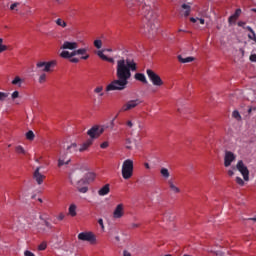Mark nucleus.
<instances>
[{
    "label": "nucleus",
    "mask_w": 256,
    "mask_h": 256,
    "mask_svg": "<svg viewBox=\"0 0 256 256\" xmlns=\"http://www.w3.org/2000/svg\"><path fill=\"white\" fill-rule=\"evenodd\" d=\"M131 71H137V63L133 58H121L117 60L116 77L117 79L107 85L106 91H123L127 89L131 79Z\"/></svg>",
    "instance_id": "1"
},
{
    "label": "nucleus",
    "mask_w": 256,
    "mask_h": 256,
    "mask_svg": "<svg viewBox=\"0 0 256 256\" xmlns=\"http://www.w3.org/2000/svg\"><path fill=\"white\" fill-rule=\"evenodd\" d=\"M136 1L142 5V15H144V19L147 22L148 33H150V35H155L157 29H159V25H157V13L151 8V0Z\"/></svg>",
    "instance_id": "2"
},
{
    "label": "nucleus",
    "mask_w": 256,
    "mask_h": 256,
    "mask_svg": "<svg viewBox=\"0 0 256 256\" xmlns=\"http://www.w3.org/2000/svg\"><path fill=\"white\" fill-rule=\"evenodd\" d=\"M105 132L104 126H93L91 129L88 130L87 135L91 139L86 140L82 146L79 148L80 153H83V151H87L91 145H93V139H97L102 133Z\"/></svg>",
    "instance_id": "3"
},
{
    "label": "nucleus",
    "mask_w": 256,
    "mask_h": 256,
    "mask_svg": "<svg viewBox=\"0 0 256 256\" xmlns=\"http://www.w3.org/2000/svg\"><path fill=\"white\" fill-rule=\"evenodd\" d=\"M93 181H95V173L88 172L85 177L78 181L76 184L79 193H87V191H89V188L86 185L89 183H93Z\"/></svg>",
    "instance_id": "4"
},
{
    "label": "nucleus",
    "mask_w": 256,
    "mask_h": 256,
    "mask_svg": "<svg viewBox=\"0 0 256 256\" xmlns=\"http://www.w3.org/2000/svg\"><path fill=\"white\" fill-rule=\"evenodd\" d=\"M133 160L126 159L122 164V177L125 180L131 179L133 177Z\"/></svg>",
    "instance_id": "5"
},
{
    "label": "nucleus",
    "mask_w": 256,
    "mask_h": 256,
    "mask_svg": "<svg viewBox=\"0 0 256 256\" xmlns=\"http://www.w3.org/2000/svg\"><path fill=\"white\" fill-rule=\"evenodd\" d=\"M146 73L152 85H154L155 87H161L163 85V80L161 79V76L155 73V71L147 69Z\"/></svg>",
    "instance_id": "6"
},
{
    "label": "nucleus",
    "mask_w": 256,
    "mask_h": 256,
    "mask_svg": "<svg viewBox=\"0 0 256 256\" xmlns=\"http://www.w3.org/2000/svg\"><path fill=\"white\" fill-rule=\"evenodd\" d=\"M76 55H87V48H80L72 52L62 51L60 53V57H62V59H71V57H75Z\"/></svg>",
    "instance_id": "7"
},
{
    "label": "nucleus",
    "mask_w": 256,
    "mask_h": 256,
    "mask_svg": "<svg viewBox=\"0 0 256 256\" xmlns=\"http://www.w3.org/2000/svg\"><path fill=\"white\" fill-rule=\"evenodd\" d=\"M79 241H87L91 245L97 243V236L93 232H82L78 234Z\"/></svg>",
    "instance_id": "8"
},
{
    "label": "nucleus",
    "mask_w": 256,
    "mask_h": 256,
    "mask_svg": "<svg viewBox=\"0 0 256 256\" xmlns=\"http://www.w3.org/2000/svg\"><path fill=\"white\" fill-rule=\"evenodd\" d=\"M57 65V61L52 60L49 62H38L36 64L37 69H39V71H43L44 73H50L51 68L55 67Z\"/></svg>",
    "instance_id": "9"
},
{
    "label": "nucleus",
    "mask_w": 256,
    "mask_h": 256,
    "mask_svg": "<svg viewBox=\"0 0 256 256\" xmlns=\"http://www.w3.org/2000/svg\"><path fill=\"white\" fill-rule=\"evenodd\" d=\"M236 169L237 171H239V173H241L244 181L249 180V169L247 168V166H245V163H243V160H240L237 162Z\"/></svg>",
    "instance_id": "10"
},
{
    "label": "nucleus",
    "mask_w": 256,
    "mask_h": 256,
    "mask_svg": "<svg viewBox=\"0 0 256 256\" xmlns=\"http://www.w3.org/2000/svg\"><path fill=\"white\" fill-rule=\"evenodd\" d=\"M138 105H141V100L139 99L130 100L121 107L120 111L121 112L131 111V109H135V107H138Z\"/></svg>",
    "instance_id": "11"
},
{
    "label": "nucleus",
    "mask_w": 256,
    "mask_h": 256,
    "mask_svg": "<svg viewBox=\"0 0 256 256\" xmlns=\"http://www.w3.org/2000/svg\"><path fill=\"white\" fill-rule=\"evenodd\" d=\"M125 216V204H118L113 211V219H121Z\"/></svg>",
    "instance_id": "12"
},
{
    "label": "nucleus",
    "mask_w": 256,
    "mask_h": 256,
    "mask_svg": "<svg viewBox=\"0 0 256 256\" xmlns=\"http://www.w3.org/2000/svg\"><path fill=\"white\" fill-rule=\"evenodd\" d=\"M71 163V158L68 156L66 152H60V156L58 158V167L61 168L63 165H69Z\"/></svg>",
    "instance_id": "13"
},
{
    "label": "nucleus",
    "mask_w": 256,
    "mask_h": 256,
    "mask_svg": "<svg viewBox=\"0 0 256 256\" xmlns=\"http://www.w3.org/2000/svg\"><path fill=\"white\" fill-rule=\"evenodd\" d=\"M41 167H37L33 173V179L36 181L38 185H43V181H45V175L41 174Z\"/></svg>",
    "instance_id": "14"
},
{
    "label": "nucleus",
    "mask_w": 256,
    "mask_h": 256,
    "mask_svg": "<svg viewBox=\"0 0 256 256\" xmlns=\"http://www.w3.org/2000/svg\"><path fill=\"white\" fill-rule=\"evenodd\" d=\"M235 154L231 151H226L224 156V167H231V163L235 160Z\"/></svg>",
    "instance_id": "15"
},
{
    "label": "nucleus",
    "mask_w": 256,
    "mask_h": 256,
    "mask_svg": "<svg viewBox=\"0 0 256 256\" xmlns=\"http://www.w3.org/2000/svg\"><path fill=\"white\" fill-rule=\"evenodd\" d=\"M78 47L79 44L77 42L64 41L60 49H63L64 51H66L67 49L69 51H76Z\"/></svg>",
    "instance_id": "16"
},
{
    "label": "nucleus",
    "mask_w": 256,
    "mask_h": 256,
    "mask_svg": "<svg viewBox=\"0 0 256 256\" xmlns=\"http://www.w3.org/2000/svg\"><path fill=\"white\" fill-rule=\"evenodd\" d=\"M111 191V188L109 186V184L104 185L99 191H98V195H100V197H105V195H109V192Z\"/></svg>",
    "instance_id": "17"
},
{
    "label": "nucleus",
    "mask_w": 256,
    "mask_h": 256,
    "mask_svg": "<svg viewBox=\"0 0 256 256\" xmlns=\"http://www.w3.org/2000/svg\"><path fill=\"white\" fill-rule=\"evenodd\" d=\"M79 149L77 148V143H72L70 146H67L66 153L69 155L73 153H77Z\"/></svg>",
    "instance_id": "18"
},
{
    "label": "nucleus",
    "mask_w": 256,
    "mask_h": 256,
    "mask_svg": "<svg viewBox=\"0 0 256 256\" xmlns=\"http://www.w3.org/2000/svg\"><path fill=\"white\" fill-rule=\"evenodd\" d=\"M168 185H169L170 191H172V193H181V189H179V187H177L173 183V180H168Z\"/></svg>",
    "instance_id": "19"
},
{
    "label": "nucleus",
    "mask_w": 256,
    "mask_h": 256,
    "mask_svg": "<svg viewBox=\"0 0 256 256\" xmlns=\"http://www.w3.org/2000/svg\"><path fill=\"white\" fill-rule=\"evenodd\" d=\"M134 78L136 79V81H141V83H144L145 85H147V78L145 77V74L143 73H136Z\"/></svg>",
    "instance_id": "20"
},
{
    "label": "nucleus",
    "mask_w": 256,
    "mask_h": 256,
    "mask_svg": "<svg viewBox=\"0 0 256 256\" xmlns=\"http://www.w3.org/2000/svg\"><path fill=\"white\" fill-rule=\"evenodd\" d=\"M241 15V8L236 9L235 13L228 18V23L231 25L233 23V19H239Z\"/></svg>",
    "instance_id": "21"
},
{
    "label": "nucleus",
    "mask_w": 256,
    "mask_h": 256,
    "mask_svg": "<svg viewBox=\"0 0 256 256\" xmlns=\"http://www.w3.org/2000/svg\"><path fill=\"white\" fill-rule=\"evenodd\" d=\"M97 55L103 61H108V63H115V59L107 57L106 55L103 54V51H98Z\"/></svg>",
    "instance_id": "22"
},
{
    "label": "nucleus",
    "mask_w": 256,
    "mask_h": 256,
    "mask_svg": "<svg viewBox=\"0 0 256 256\" xmlns=\"http://www.w3.org/2000/svg\"><path fill=\"white\" fill-rule=\"evenodd\" d=\"M68 213L71 217L77 216V205L71 204L68 209Z\"/></svg>",
    "instance_id": "23"
},
{
    "label": "nucleus",
    "mask_w": 256,
    "mask_h": 256,
    "mask_svg": "<svg viewBox=\"0 0 256 256\" xmlns=\"http://www.w3.org/2000/svg\"><path fill=\"white\" fill-rule=\"evenodd\" d=\"M178 61L180 63H191V62L195 61V58L191 57V56L183 58V56L179 55L178 56Z\"/></svg>",
    "instance_id": "24"
},
{
    "label": "nucleus",
    "mask_w": 256,
    "mask_h": 256,
    "mask_svg": "<svg viewBox=\"0 0 256 256\" xmlns=\"http://www.w3.org/2000/svg\"><path fill=\"white\" fill-rule=\"evenodd\" d=\"M160 175L163 177V179H169V177H171V173H169V169L167 168H161Z\"/></svg>",
    "instance_id": "25"
},
{
    "label": "nucleus",
    "mask_w": 256,
    "mask_h": 256,
    "mask_svg": "<svg viewBox=\"0 0 256 256\" xmlns=\"http://www.w3.org/2000/svg\"><path fill=\"white\" fill-rule=\"evenodd\" d=\"M182 9H184L185 11L182 13V15H184V17H189V15H191V6L187 5V4H182Z\"/></svg>",
    "instance_id": "26"
},
{
    "label": "nucleus",
    "mask_w": 256,
    "mask_h": 256,
    "mask_svg": "<svg viewBox=\"0 0 256 256\" xmlns=\"http://www.w3.org/2000/svg\"><path fill=\"white\" fill-rule=\"evenodd\" d=\"M12 85H17L18 87H21V85H23V79H21V77H19V76H16L12 80Z\"/></svg>",
    "instance_id": "27"
},
{
    "label": "nucleus",
    "mask_w": 256,
    "mask_h": 256,
    "mask_svg": "<svg viewBox=\"0 0 256 256\" xmlns=\"http://www.w3.org/2000/svg\"><path fill=\"white\" fill-rule=\"evenodd\" d=\"M247 31H250L251 34H248V38H250L252 41H255L256 39V34L255 31L253 30V28H251V26H246Z\"/></svg>",
    "instance_id": "28"
},
{
    "label": "nucleus",
    "mask_w": 256,
    "mask_h": 256,
    "mask_svg": "<svg viewBox=\"0 0 256 256\" xmlns=\"http://www.w3.org/2000/svg\"><path fill=\"white\" fill-rule=\"evenodd\" d=\"M15 151L18 155H26L27 151H25V148L23 146L18 145L15 147Z\"/></svg>",
    "instance_id": "29"
},
{
    "label": "nucleus",
    "mask_w": 256,
    "mask_h": 256,
    "mask_svg": "<svg viewBox=\"0 0 256 256\" xmlns=\"http://www.w3.org/2000/svg\"><path fill=\"white\" fill-rule=\"evenodd\" d=\"M135 140L126 139V149H133L135 147Z\"/></svg>",
    "instance_id": "30"
},
{
    "label": "nucleus",
    "mask_w": 256,
    "mask_h": 256,
    "mask_svg": "<svg viewBox=\"0 0 256 256\" xmlns=\"http://www.w3.org/2000/svg\"><path fill=\"white\" fill-rule=\"evenodd\" d=\"M94 93H96L97 95H99V97H103V95H105V93H103V86H97L94 89Z\"/></svg>",
    "instance_id": "31"
},
{
    "label": "nucleus",
    "mask_w": 256,
    "mask_h": 256,
    "mask_svg": "<svg viewBox=\"0 0 256 256\" xmlns=\"http://www.w3.org/2000/svg\"><path fill=\"white\" fill-rule=\"evenodd\" d=\"M56 25H58V27H63V29H65V27H67V22H65V20L58 18L56 20Z\"/></svg>",
    "instance_id": "32"
},
{
    "label": "nucleus",
    "mask_w": 256,
    "mask_h": 256,
    "mask_svg": "<svg viewBox=\"0 0 256 256\" xmlns=\"http://www.w3.org/2000/svg\"><path fill=\"white\" fill-rule=\"evenodd\" d=\"M26 139H28V141H33L35 139V133H33V131L29 130L26 133Z\"/></svg>",
    "instance_id": "33"
},
{
    "label": "nucleus",
    "mask_w": 256,
    "mask_h": 256,
    "mask_svg": "<svg viewBox=\"0 0 256 256\" xmlns=\"http://www.w3.org/2000/svg\"><path fill=\"white\" fill-rule=\"evenodd\" d=\"M40 219L41 221H44V225L45 227H47V229H53V225L49 221H47L45 218H43V216H40Z\"/></svg>",
    "instance_id": "34"
},
{
    "label": "nucleus",
    "mask_w": 256,
    "mask_h": 256,
    "mask_svg": "<svg viewBox=\"0 0 256 256\" xmlns=\"http://www.w3.org/2000/svg\"><path fill=\"white\" fill-rule=\"evenodd\" d=\"M232 117H233L234 119H236L237 121H241V114H240L239 111H237V110H234V111H233Z\"/></svg>",
    "instance_id": "35"
},
{
    "label": "nucleus",
    "mask_w": 256,
    "mask_h": 256,
    "mask_svg": "<svg viewBox=\"0 0 256 256\" xmlns=\"http://www.w3.org/2000/svg\"><path fill=\"white\" fill-rule=\"evenodd\" d=\"M45 81H47V74L43 73L39 76L38 82L43 84Z\"/></svg>",
    "instance_id": "36"
},
{
    "label": "nucleus",
    "mask_w": 256,
    "mask_h": 256,
    "mask_svg": "<svg viewBox=\"0 0 256 256\" xmlns=\"http://www.w3.org/2000/svg\"><path fill=\"white\" fill-rule=\"evenodd\" d=\"M94 46L96 47V49H101V47H103V42L101 40H95Z\"/></svg>",
    "instance_id": "37"
},
{
    "label": "nucleus",
    "mask_w": 256,
    "mask_h": 256,
    "mask_svg": "<svg viewBox=\"0 0 256 256\" xmlns=\"http://www.w3.org/2000/svg\"><path fill=\"white\" fill-rule=\"evenodd\" d=\"M9 97V94L5 92H0V101H5Z\"/></svg>",
    "instance_id": "38"
},
{
    "label": "nucleus",
    "mask_w": 256,
    "mask_h": 256,
    "mask_svg": "<svg viewBox=\"0 0 256 256\" xmlns=\"http://www.w3.org/2000/svg\"><path fill=\"white\" fill-rule=\"evenodd\" d=\"M39 251H45L47 249V243L42 242L39 246H38Z\"/></svg>",
    "instance_id": "39"
},
{
    "label": "nucleus",
    "mask_w": 256,
    "mask_h": 256,
    "mask_svg": "<svg viewBox=\"0 0 256 256\" xmlns=\"http://www.w3.org/2000/svg\"><path fill=\"white\" fill-rule=\"evenodd\" d=\"M236 183H237L238 185H240L241 187H243V185H245V181H243V180L241 179V177H236Z\"/></svg>",
    "instance_id": "40"
},
{
    "label": "nucleus",
    "mask_w": 256,
    "mask_h": 256,
    "mask_svg": "<svg viewBox=\"0 0 256 256\" xmlns=\"http://www.w3.org/2000/svg\"><path fill=\"white\" fill-rule=\"evenodd\" d=\"M98 224L100 225L102 231L105 230V224H103V218L98 219Z\"/></svg>",
    "instance_id": "41"
},
{
    "label": "nucleus",
    "mask_w": 256,
    "mask_h": 256,
    "mask_svg": "<svg viewBox=\"0 0 256 256\" xmlns=\"http://www.w3.org/2000/svg\"><path fill=\"white\" fill-rule=\"evenodd\" d=\"M12 99H17L19 98V91H14L11 95Z\"/></svg>",
    "instance_id": "42"
},
{
    "label": "nucleus",
    "mask_w": 256,
    "mask_h": 256,
    "mask_svg": "<svg viewBox=\"0 0 256 256\" xmlns=\"http://www.w3.org/2000/svg\"><path fill=\"white\" fill-rule=\"evenodd\" d=\"M101 149H107V147H109V142H103L101 145H100Z\"/></svg>",
    "instance_id": "43"
},
{
    "label": "nucleus",
    "mask_w": 256,
    "mask_h": 256,
    "mask_svg": "<svg viewBox=\"0 0 256 256\" xmlns=\"http://www.w3.org/2000/svg\"><path fill=\"white\" fill-rule=\"evenodd\" d=\"M24 256H35V254L33 252L29 251V250H26L24 252Z\"/></svg>",
    "instance_id": "44"
},
{
    "label": "nucleus",
    "mask_w": 256,
    "mask_h": 256,
    "mask_svg": "<svg viewBox=\"0 0 256 256\" xmlns=\"http://www.w3.org/2000/svg\"><path fill=\"white\" fill-rule=\"evenodd\" d=\"M3 51H7V46L0 44V53H3Z\"/></svg>",
    "instance_id": "45"
},
{
    "label": "nucleus",
    "mask_w": 256,
    "mask_h": 256,
    "mask_svg": "<svg viewBox=\"0 0 256 256\" xmlns=\"http://www.w3.org/2000/svg\"><path fill=\"white\" fill-rule=\"evenodd\" d=\"M250 61H252L253 63H256V54L250 55Z\"/></svg>",
    "instance_id": "46"
},
{
    "label": "nucleus",
    "mask_w": 256,
    "mask_h": 256,
    "mask_svg": "<svg viewBox=\"0 0 256 256\" xmlns=\"http://www.w3.org/2000/svg\"><path fill=\"white\" fill-rule=\"evenodd\" d=\"M19 3L15 2L10 6L11 11L15 10V7H18Z\"/></svg>",
    "instance_id": "47"
},
{
    "label": "nucleus",
    "mask_w": 256,
    "mask_h": 256,
    "mask_svg": "<svg viewBox=\"0 0 256 256\" xmlns=\"http://www.w3.org/2000/svg\"><path fill=\"white\" fill-rule=\"evenodd\" d=\"M126 125L129 127V129H131V128L133 127V121L128 120V121L126 122Z\"/></svg>",
    "instance_id": "48"
},
{
    "label": "nucleus",
    "mask_w": 256,
    "mask_h": 256,
    "mask_svg": "<svg viewBox=\"0 0 256 256\" xmlns=\"http://www.w3.org/2000/svg\"><path fill=\"white\" fill-rule=\"evenodd\" d=\"M70 63H79V58H70Z\"/></svg>",
    "instance_id": "49"
},
{
    "label": "nucleus",
    "mask_w": 256,
    "mask_h": 256,
    "mask_svg": "<svg viewBox=\"0 0 256 256\" xmlns=\"http://www.w3.org/2000/svg\"><path fill=\"white\" fill-rule=\"evenodd\" d=\"M81 59H83L84 61H87V59H89V54H87L86 52V54L81 56Z\"/></svg>",
    "instance_id": "50"
},
{
    "label": "nucleus",
    "mask_w": 256,
    "mask_h": 256,
    "mask_svg": "<svg viewBox=\"0 0 256 256\" xmlns=\"http://www.w3.org/2000/svg\"><path fill=\"white\" fill-rule=\"evenodd\" d=\"M238 27H243L244 29H247V27H245V22L243 21L238 22Z\"/></svg>",
    "instance_id": "51"
},
{
    "label": "nucleus",
    "mask_w": 256,
    "mask_h": 256,
    "mask_svg": "<svg viewBox=\"0 0 256 256\" xmlns=\"http://www.w3.org/2000/svg\"><path fill=\"white\" fill-rule=\"evenodd\" d=\"M63 219H65V214H59L58 220L63 221Z\"/></svg>",
    "instance_id": "52"
},
{
    "label": "nucleus",
    "mask_w": 256,
    "mask_h": 256,
    "mask_svg": "<svg viewBox=\"0 0 256 256\" xmlns=\"http://www.w3.org/2000/svg\"><path fill=\"white\" fill-rule=\"evenodd\" d=\"M197 19L200 22V25H205V19L203 18H197Z\"/></svg>",
    "instance_id": "53"
},
{
    "label": "nucleus",
    "mask_w": 256,
    "mask_h": 256,
    "mask_svg": "<svg viewBox=\"0 0 256 256\" xmlns=\"http://www.w3.org/2000/svg\"><path fill=\"white\" fill-rule=\"evenodd\" d=\"M123 256H131V253L127 250L123 251Z\"/></svg>",
    "instance_id": "54"
},
{
    "label": "nucleus",
    "mask_w": 256,
    "mask_h": 256,
    "mask_svg": "<svg viewBox=\"0 0 256 256\" xmlns=\"http://www.w3.org/2000/svg\"><path fill=\"white\" fill-rule=\"evenodd\" d=\"M229 177H233L235 175V172L233 170H228Z\"/></svg>",
    "instance_id": "55"
},
{
    "label": "nucleus",
    "mask_w": 256,
    "mask_h": 256,
    "mask_svg": "<svg viewBox=\"0 0 256 256\" xmlns=\"http://www.w3.org/2000/svg\"><path fill=\"white\" fill-rule=\"evenodd\" d=\"M190 21H191V23H197V18L191 17Z\"/></svg>",
    "instance_id": "56"
},
{
    "label": "nucleus",
    "mask_w": 256,
    "mask_h": 256,
    "mask_svg": "<svg viewBox=\"0 0 256 256\" xmlns=\"http://www.w3.org/2000/svg\"><path fill=\"white\" fill-rule=\"evenodd\" d=\"M215 253H216V256H223L224 255L223 252H221V251H216Z\"/></svg>",
    "instance_id": "57"
},
{
    "label": "nucleus",
    "mask_w": 256,
    "mask_h": 256,
    "mask_svg": "<svg viewBox=\"0 0 256 256\" xmlns=\"http://www.w3.org/2000/svg\"><path fill=\"white\" fill-rule=\"evenodd\" d=\"M144 167L146 168V169H151V166L149 165V163H144Z\"/></svg>",
    "instance_id": "58"
},
{
    "label": "nucleus",
    "mask_w": 256,
    "mask_h": 256,
    "mask_svg": "<svg viewBox=\"0 0 256 256\" xmlns=\"http://www.w3.org/2000/svg\"><path fill=\"white\" fill-rule=\"evenodd\" d=\"M115 241H116L117 243H119V241H121V237L115 236Z\"/></svg>",
    "instance_id": "59"
},
{
    "label": "nucleus",
    "mask_w": 256,
    "mask_h": 256,
    "mask_svg": "<svg viewBox=\"0 0 256 256\" xmlns=\"http://www.w3.org/2000/svg\"><path fill=\"white\" fill-rule=\"evenodd\" d=\"M73 179H75V173L70 175V181H73Z\"/></svg>",
    "instance_id": "60"
},
{
    "label": "nucleus",
    "mask_w": 256,
    "mask_h": 256,
    "mask_svg": "<svg viewBox=\"0 0 256 256\" xmlns=\"http://www.w3.org/2000/svg\"><path fill=\"white\" fill-rule=\"evenodd\" d=\"M132 227H139V224H132Z\"/></svg>",
    "instance_id": "61"
},
{
    "label": "nucleus",
    "mask_w": 256,
    "mask_h": 256,
    "mask_svg": "<svg viewBox=\"0 0 256 256\" xmlns=\"http://www.w3.org/2000/svg\"><path fill=\"white\" fill-rule=\"evenodd\" d=\"M237 21V18H232V23H235Z\"/></svg>",
    "instance_id": "62"
},
{
    "label": "nucleus",
    "mask_w": 256,
    "mask_h": 256,
    "mask_svg": "<svg viewBox=\"0 0 256 256\" xmlns=\"http://www.w3.org/2000/svg\"><path fill=\"white\" fill-rule=\"evenodd\" d=\"M250 221H256V217L250 218Z\"/></svg>",
    "instance_id": "63"
},
{
    "label": "nucleus",
    "mask_w": 256,
    "mask_h": 256,
    "mask_svg": "<svg viewBox=\"0 0 256 256\" xmlns=\"http://www.w3.org/2000/svg\"><path fill=\"white\" fill-rule=\"evenodd\" d=\"M252 11H253V13H256V8H253Z\"/></svg>",
    "instance_id": "64"
}]
</instances>
